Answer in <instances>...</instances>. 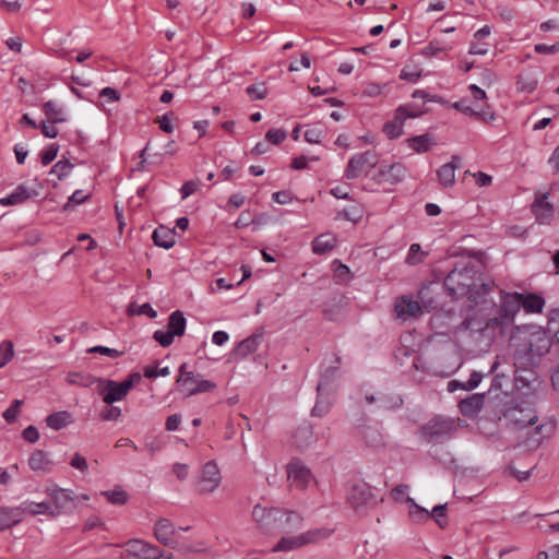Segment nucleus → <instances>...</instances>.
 <instances>
[{
	"label": "nucleus",
	"instance_id": "obj_1",
	"mask_svg": "<svg viewBox=\"0 0 559 559\" xmlns=\"http://www.w3.org/2000/svg\"><path fill=\"white\" fill-rule=\"evenodd\" d=\"M551 346V337L543 330H536L528 336L527 343L514 353V366L527 369L537 365L538 359L547 354Z\"/></svg>",
	"mask_w": 559,
	"mask_h": 559
},
{
	"label": "nucleus",
	"instance_id": "obj_2",
	"mask_svg": "<svg viewBox=\"0 0 559 559\" xmlns=\"http://www.w3.org/2000/svg\"><path fill=\"white\" fill-rule=\"evenodd\" d=\"M75 508V498L71 492L52 485L46 488V499L37 502V515L55 518L61 513L71 512Z\"/></svg>",
	"mask_w": 559,
	"mask_h": 559
},
{
	"label": "nucleus",
	"instance_id": "obj_3",
	"mask_svg": "<svg viewBox=\"0 0 559 559\" xmlns=\"http://www.w3.org/2000/svg\"><path fill=\"white\" fill-rule=\"evenodd\" d=\"M333 530L326 527L312 528L298 535L283 534L282 538L272 548L273 552H287L307 545L318 544L331 536Z\"/></svg>",
	"mask_w": 559,
	"mask_h": 559
},
{
	"label": "nucleus",
	"instance_id": "obj_4",
	"mask_svg": "<svg viewBox=\"0 0 559 559\" xmlns=\"http://www.w3.org/2000/svg\"><path fill=\"white\" fill-rule=\"evenodd\" d=\"M460 423V418L436 416L420 428V435L429 443H442L454 436Z\"/></svg>",
	"mask_w": 559,
	"mask_h": 559
},
{
	"label": "nucleus",
	"instance_id": "obj_5",
	"mask_svg": "<svg viewBox=\"0 0 559 559\" xmlns=\"http://www.w3.org/2000/svg\"><path fill=\"white\" fill-rule=\"evenodd\" d=\"M521 293H507L501 297V305L499 314L488 320V329H500L502 332L506 328L510 326L515 318V314L522 308Z\"/></svg>",
	"mask_w": 559,
	"mask_h": 559
},
{
	"label": "nucleus",
	"instance_id": "obj_6",
	"mask_svg": "<svg viewBox=\"0 0 559 559\" xmlns=\"http://www.w3.org/2000/svg\"><path fill=\"white\" fill-rule=\"evenodd\" d=\"M475 270L464 266L453 269L445 277L444 285L453 296L471 295L474 288Z\"/></svg>",
	"mask_w": 559,
	"mask_h": 559
},
{
	"label": "nucleus",
	"instance_id": "obj_7",
	"mask_svg": "<svg viewBox=\"0 0 559 559\" xmlns=\"http://www.w3.org/2000/svg\"><path fill=\"white\" fill-rule=\"evenodd\" d=\"M221 469L215 461L206 462L199 471L195 488L201 495L214 492L222 483Z\"/></svg>",
	"mask_w": 559,
	"mask_h": 559
},
{
	"label": "nucleus",
	"instance_id": "obj_8",
	"mask_svg": "<svg viewBox=\"0 0 559 559\" xmlns=\"http://www.w3.org/2000/svg\"><path fill=\"white\" fill-rule=\"evenodd\" d=\"M510 425L516 430H523L538 421L537 412L534 406L527 402H521L508 409L506 414Z\"/></svg>",
	"mask_w": 559,
	"mask_h": 559
},
{
	"label": "nucleus",
	"instance_id": "obj_9",
	"mask_svg": "<svg viewBox=\"0 0 559 559\" xmlns=\"http://www.w3.org/2000/svg\"><path fill=\"white\" fill-rule=\"evenodd\" d=\"M131 390V382H116L109 379H97V392L107 405L122 401Z\"/></svg>",
	"mask_w": 559,
	"mask_h": 559
},
{
	"label": "nucleus",
	"instance_id": "obj_10",
	"mask_svg": "<svg viewBox=\"0 0 559 559\" xmlns=\"http://www.w3.org/2000/svg\"><path fill=\"white\" fill-rule=\"evenodd\" d=\"M282 508L277 507H263L261 504H257L252 510V519L258 525V527L264 533H275L277 522L281 520Z\"/></svg>",
	"mask_w": 559,
	"mask_h": 559
},
{
	"label": "nucleus",
	"instance_id": "obj_11",
	"mask_svg": "<svg viewBox=\"0 0 559 559\" xmlns=\"http://www.w3.org/2000/svg\"><path fill=\"white\" fill-rule=\"evenodd\" d=\"M378 164V156L372 151H367L362 154H356L350 157L346 170L345 177L347 179L358 178L362 173H368Z\"/></svg>",
	"mask_w": 559,
	"mask_h": 559
},
{
	"label": "nucleus",
	"instance_id": "obj_12",
	"mask_svg": "<svg viewBox=\"0 0 559 559\" xmlns=\"http://www.w3.org/2000/svg\"><path fill=\"white\" fill-rule=\"evenodd\" d=\"M347 500L356 511L372 507L377 503V498L374 497L371 487L366 483L353 485L348 492Z\"/></svg>",
	"mask_w": 559,
	"mask_h": 559
},
{
	"label": "nucleus",
	"instance_id": "obj_13",
	"mask_svg": "<svg viewBox=\"0 0 559 559\" xmlns=\"http://www.w3.org/2000/svg\"><path fill=\"white\" fill-rule=\"evenodd\" d=\"M394 311L396 318L402 321L416 320L423 316V307L412 296H402L396 299Z\"/></svg>",
	"mask_w": 559,
	"mask_h": 559
},
{
	"label": "nucleus",
	"instance_id": "obj_14",
	"mask_svg": "<svg viewBox=\"0 0 559 559\" xmlns=\"http://www.w3.org/2000/svg\"><path fill=\"white\" fill-rule=\"evenodd\" d=\"M127 554L138 559H159L163 551L155 545L142 539H131L127 544Z\"/></svg>",
	"mask_w": 559,
	"mask_h": 559
},
{
	"label": "nucleus",
	"instance_id": "obj_15",
	"mask_svg": "<svg viewBox=\"0 0 559 559\" xmlns=\"http://www.w3.org/2000/svg\"><path fill=\"white\" fill-rule=\"evenodd\" d=\"M287 478L290 486L298 489H305L310 483L312 475L308 467L300 461L293 460L287 466Z\"/></svg>",
	"mask_w": 559,
	"mask_h": 559
},
{
	"label": "nucleus",
	"instance_id": "obj_16",
	"mask_svg": "<svg viewBox=\"0 0 559 559\" xmlns=\"http://www.w3.org/2000/svg\"><path fill=\"white\" fill-rule=\"evenodd\" d=\"M281 520L277 522L275 533L292 534L295 531H299L304 525V518L300 513L293 510H281Z\"/></svg>",
	"mask_w": 559,
	"mask_h": 559
},
{
	"label": "nucleus",
	"instance_id": "obj_17",
	"mask_svg": "<svg viewBox=\"0 0 559 559\" xmlns=\"http://www.w3.org/2000/svg\"><path fill=\"white\" fill-rule=\"evenodd\" d=\"M420 114V111H408L407 107L401 106L397 108L395 114L396 121L386 122L384 124L383 131L390 139L399 138L403 132V121L406 118H414L419 116Z\"/></svg>",
	"mask_w": 559,
	"mask_h": 559
},
{
	"label": "nucleus",
	"instance_id": "obj_18",
	"mask_svg": "<svg viewBox=\"0 0 559 559\" xmlns=\"http://www.w3.org/2000/svg\"><path fill=\"white\" fill-rule=\"evenodd\" d=\"M547 198L548 193L542 194L532 204V212L539 224H550L555 215V209Z\"/></svg>",
	"mask_w": 559,
	"mask_h": 559
},
{
	"label": "nucleus",
	"instance_id": "obj_19",
	"mask_svg": "<svg viewBox=\"0 0 559 559\" xmlns=\"http://www.w3.org/2000/svg\"><path fill=\"white\" fill-rule=\"evenodd\" d=\"M556 428V423L554 420H547L536 425L528 432V442L532 447H539L545 439L552 436Z\"/></svg>",
	"mask_w": 559,
	"mask_h": 559
},
{
	"label": "nucleus",
	"instance_id": "obj_20",
	"mask_svg": "<svg viewBox=\"0 0 559 559\" xmlns=\"http://www.w3.org/2000/svg\"><path fill=\"white\" fill-rule=\"evenodd\" d=\"M460 157L454 155L452 160L445 163L437 170L439 183L443 188H450L455 182V169L459 167Z\"/></svg>",
	"mask_w": 559,
	"mask_h": 559
},
{
	"label": "nucleus",
	"instance_id": "obj_21",
	"mask_svg": "<svg viewBox=\"0 0 559 559\" xmlns=\"http://www.w3.org/2000/svg\"><path fill=\"white\" fill-rule=\"evenodd\" d=\"M453 107L466 116L481 119L484 121H490L495 119V115L485 110L483 106L475 108L469 104L467 99L464 98L459 102H455L453 104Z\"/></svg>",
	"mask_w": 559,
	"mask_h": 559
},
{
	"label": "nucleus",
	"instance_id": "obj_22",
	"mask_svg": "<svg viewBox=\"0 0 559 559\" xmlns=\"http://www.w3.org/2000/svg\"><path fill=\"white\" fill-rule=\"evenodd\" d=\"M175 534V527L173 523L167 519H159L154 526V536L156 539L165 545L173 546L174 539L173 536Z\"/></svg>",
	"mask_w": 559,
	"mask_h": 559
},
{
	"label": "nucleus",
	"instance_id": "obj_23",
	"mask_svg": "<svg viewBox=\"0 0 559 559\" xmlns=\"http://www.w3.org/2000/svg\"><path fill=\"white\" fill-rule=\"evenodd\" d=\"M406 175V168L400 164L395 163L389 166H383L379 169V176L384 182L395 185L400 182Z\"/></svg>",
	"mask_w": 559,
	"mask_h": 559
},
{
	"label": "nucleus",
	"instance_id": "obj_24",
	"mask_svg": "<svg viewBox=\"0 0 559 559\" xmlns=\"http://www.w3.org/2000/svg\"><path fill=\"white\" fill-rule=\"evenodd\" d=\"M43 111L48 122L61 123L68 119L64 106L56 100H49L45 103L43 105Z\"/></svg>",
	"mask_w": 559,
	"mask_h": 559
},
{
	"label": "nucleus",
	"instance_id": "obj_25",
	"mask_svg": "<svg viewBox=\"0 0 559 559\" xmlns=\"http://www.w3.org/2000/svg\"><path fill=\"white\" fill-rule=\"evenodd\" d=\"M33 191L27 189L24 185H19L12 193L0 199V205L14 206L20 205L31 199Z\"/></svg>",
	"mask_w": 559,
	"mask_h": 559
},
{
	"label": "nucleus",
	"instance_id": "obj_26",
	"mask_svg": "<svg viewBox=\"0 0 559 559\" xmlns=\"http://www.w3.org/2000/svg\"><path fill=\"white\" fill-rule=\"evenodd\" d=\"M484 406V395L473 394L469 397L462 400L459 404L461 413L466 417L477 415Z\"/></svg>",
	"mask_w": 559,
	"mask_h": 559
},
{
	"label": "nucleus",
	"instance_id": "obj_27",
	"mask_svg": "<svg viewBox=\"0 0 559 559\" xmlns=\"http://www.w3.org/2000/svg\"><path fill=\"white\" fill-rule=\"evenodd\" d=\"M154 243L164 249H170L176 243V233L165 226H158L152 235Z\"/></svg>",
	"mask_w": 559,
	"mask_h": 559
},
{
	"label": "nucleus",
	"instance_id": "obj_28",
	"mask_svg": "<svg viewBox=\"0 0 559 559\" xmlns=\"http://www.w3.org/2000/svg\"><path fill=\"white\" fill-rule=\"evenodd\" d=\"M21 508H0V530H7L23 520Z\"/></svg>",
	"mask_w": 559,
	"mask_h": 559
},
{
	"label": "nucleus",
	"instance_id": "obj_29",
	"mask_svg": "<svg viewBox=\"0 0 559 559\" xmlns=\"http://www.w3.org/2000/svg\"><path fill=\"white\" fill-rule=\"evenodd\" d=\"M74 421L73 416L68 411H60L50 414L46 417L45 423L47 427L53 430H60L62 428L68 427Z\"/></svg>",
	"mask_w": 559,
	"mask_h": 559
},
{
	"label": "nucleus",
	"instance_id": "obj_30",
	"mask_svg": "<svg viewBox=\"0 0 559 559\" xmlns=\"http://www.w3.org/2000/svg\"><path fill=\"white\" fill-rule=\"evenodd\" d=\"M521 305L527 313H540L545 306V300L536 294H522Z\"/></svg>",
	"mask_w": 559,
	"mask_h": 559
},
{
	"label": "nucleus",
	"instance_id": "obj_31",
	"mask_svg": "<svg viewBox=\"0 0 559 559\" xmlns=\"http://www.w3.org/2000/svg\"><path fill=\"white\" fill-rule=\"evenodd\" d=\"M336 245V237L332 234H322L312 241V251L317 254H324L331 251Z\"/></svg>",
	"mask_w": 559,
	"mask_h": 559
},
{
	"label": "nucleus",
	"instance_id": "obj_32",
	"mask_svg": "<svg viewBox=\"0 0 559 559\" xmlns=\"http://www.w3.org/2000/svg\"><path fill=\"white\" fill-rule=\"evenodd\" d=\"M538 78L534 71H524L518 76L516 87L524 93H532L536 90Z\"/></svg>",
	"mask_w": 559,
	"mask_h": 559
},
{
	"label": "nucleus",
	"instance_id": "obj_33",
	"mask_svg": "<svg viewBox=\"0 0 559 559\" xmlns=\"http://www.w3.org/2000/svg\"><path fill=\"white\" fill-rule=\"evenodd\" d=\"M186 325H187V321L181 311L176 310L169 316L167 329L175 336H182L186 331Z\"/></svg>",
	"mask_w": 559,
	"mask_h": 559
},
{
	"label": "nucleus",
	"instance_id": "obj_34",
	"mask_svg": "<svg viewBox=\"0 0 559 559\" xmlns=\"http://www.w3.org/2000/svg\"><path fill=\"white\" fill-rule=\"evenodd\" d=\"M100 495L105 497L109 503L115 506H124L129 499L128 492L120 486H117L111 490H103L100 491Z\"/></svg>",
	"mask_w": 559,
	"mask_h": 559
},
{
	"label": "nucleus",
	"instance_id": "obj_35",
	"mask_svg": "<svg viewBox=\"0 0 559 559\" xmlns=\"http://www.w3.org/2000/svg\"><path fill=\"white\" fill-rule=\"evenodd\" d=\"M216 388V384L210 380L202 379L201 377L197 378L190 386L186 390V396H192L199 393L210 392Z\"/></svg>",
	"mask_w": 559,
	"mask_h": 559
},
{
	"label": "nucleus",
	"instance_id": "obj_36",
	"mask_svg": "<svg viewBox=\"0 0 559 559\" xmlns=\"http://www.w3.org/2000/svg\"><path fill=\"white\" fill-rule=\"evenodd\" d=\"M67 382L80 386H91L97 382V379L85 372H70L67 376Z\"/></svg>",
	"mask_w": 559,
	"mask_h": 559
},
{
	"label": "nucleus",
	"instance_id": "obj_37",
	"mask_svg": "<svg viewBox=\"0 0 559 559\" xmlns=\"http://www.w3.org/2000/svg\"><path fill=\"white\" fill-rule=\"evenodd\" d=\"M515 367L514 379L515 383L520 388L530 386L532 381L534 380V372L532 371L533 367H528L527 369Z\"/></svg>",
	"mask_w": 559,
	"mask_h": 559
},
{
	"label": "nucleus",
	"instance_id": "obj_38",
	"mask_svg": "<svg viewBox=\"0 0 559 559\" xmlns=\"http://www.w3.org/2000/svg\"><path fill=\"white\" fill-rule=\"evenodd\" d=\"M325 128L321 123L313 124L305 131V140L308 143L317 144L320 143L324 136Z\"/></svg>",
	"mask_w": 559,
	"mask_h": 559
},
{
	"label": "nucleus",
	"instance_id": "obj_39",
	"mask_svg": "<svg viewBox=\"0 0 559 559\" xmlns=\"http://www.w3.org/2000/svg\"><path fill=\"white\" fill-rule=\"evenodd\" d=\"M408 145L417 153H425L431 146V140L427 134L408 139Z\"/></svg>",
	"mask_w": 559,
	"mask_h": 559
},
{
	"label": "nucleus",
	"instance_id": "obj_40",
	"mask_svg": "<svg viewBox=\"0 0 559 559\" xmlns=\"http://www.w3.org/2000/svg\"><path fill=\"white\" fill-rule=\"evenodd\" d=\"M128 313L131 316L138 314L142 316L145 314L152 319L156 318L157 312L152 308V306L148 302H145L143 305H136L134 302L130 304L128 307Z\"/></svg>",
	"mask_w": 559,
	"mask_h": 559
},
{
	"label": "nucleus",
	"instance_id": "obj_41",
	"mask_svg": "<svg viewBox=\"0 0 559 559\" xmlns=\"http://www.w3.org/2000/svg\"><path fill=\"white\" fill-rule=\"evenodd\" d=\"M425 257V253L421 251V248L418 243H413L409 247L407 257H406V263L409 265H416L420 262H423Z\"/></svg>",
	"mask_w": 559,
	"mask_h": 559
},
{
	"label": "nucleus",
	"instance_id": "obj_42",
	"mask_svg": "<svg viewBox=\"0 0 559 559\" xmlns=\"http://www.w3.org/2000/svg\"><path fill=\"white\" fill-rule=\"evenodd\" d=\"M421 76V70L418 67H409L405 66L400 73V79L415 83L417 82Z\"/></svg>",
	"mask_w": 559,
	"mask_h": 559
},
{
	"label": "nucleus",
	"instance_id": "obj_43",
	"mask_svg": "<svg viewBox=\"0 0 559 559\" xmlns=\"http://www.w3.org/2000/svg\"><path fill=\"white\" fill-rule=\"evenodd\" d=\"M22 404V400H14L11 406L3 412L2 416L7 423L12 424L16 420Z\"/></svg>",
	"mask_w": 559,
	"mask_h": 559
},
{
	"label": "nucleus",
	"instance_id": "obj_44",
	"mask_svg": "<svg viewBox=\"0 0 559 559\" xmlns=\"http://www.w3.org/2000/svg\"><path fill=\"white\" fill-rule=\"evenodd\" d=\"M13 357V344L10 341H3L0 344V368L8 364Z\"/></svg>",
	"mask_w": 559,
	"mask_h": 559
},
{
	"label": "nucleus",
	"instance_id": "obj_45",
	"mask_svg": "<svg viewBox=\"0 0 559 559\" xmlns=\"http://www.w3.org/2000/svg\"><path fill=\"white\" fill-rule=\"evenodd\" d=\"M257 345H258V343L254 337L246 338L238 344L237 353L240 356H247L257 349Z\"/></svg>",
	"mask_w": 559,
	"mask_h": 559
},
{
	"label": "nucleus",
	"instance_id": "obj_46",
	"mask_svg": "<svg viewBox=\"0 0 559 559\" xmlns=\"http://www.w3.org/2000/svg\"><path fill=\"white\" fill-rule=\"evenodd\" d=\"M246 93L251 99H263L266 96V87L264 83L249 85Z\"/></svg>",
	"mask_w": 559,
	"mask_h": 559
},
{
	"label": "nucleus",
	"instance_id": "obj_47",
	"mask_svg": "<svg viewBox=\"0 0 559 559\" xmlns=\"http://www.w3.org/2000/svg\"><path fill=\"white\" fill-rule=\"evenodd\" d=\"M175 335L171 334V332L167 329V331L164 330H157L153 334V338L160 344L163 347H168L173 344Z\"/></svg>",
	"mask_w": 559,
	"mask_h": 559
},
{
	"label": "nucleus",
	"instance_id": "obj_48",
	"mask_svg": "<svg viewBox=\"0 0 559 559\" xmlns=\"http://www.w3.org/2000/svg\"><path fill=\"white\" fill-rule=\"evenodd\" d=\"M70 466L80 471L82 474H87L88 464L86 459L80 453H74L69 462Z\"/></svg>",
	"mask_w": 559,
	"mask_h": 559
},
{
	"label": "nucleus",
	"instance_id": "obj_49",
	"mask_svg": "<svg viewBox=\"0 0 559 559\" xmlns=\"http://www.w3.org/2000/svg\"><path fill=\"white\" fill-rule=\"evenodd\" d=\"M341 215L349 221V222H353V223H358L361 217H362V211L359 206L357 205H352L349 206L348 209H345Z\"/></svg>",
	"mask_w": 559,
	"mask_h": 559
},
{
	"label": "nucleus",
	"instance_id": "obj_50",
	"mask_svg": "<svg viewBox=\"0 0 559 559\" xmlns=\"http://www.w3.org/2000/svg\"><path fill=\"white\" fill-rule=\"evenodd\" d=\"M265 139L267 142L278 145L286 139V131L283 129H270L265 134Z\"/></svg>",
	"mask_w": 559,
	"mask_h": 559
},
{
	"label": "nucleus",
	"instance_id": "obj_51",
	"mask_svg": "<svg viewBox=\"0 0 559 559\" xmlns=\"http://www.w3.org/2000/svg\"><path fill=\"white\" fill-rule=\"evenodd\" d=\"M170 373V370L168 367L157 368L155 366H145L143 368V374L144 377L151 379L156 377H166Z\"/></svg>",
	"mask_w": 559,
	"mask_h": 559
},
{
	"label": "nucleus",
	"instance_id": "obj_52",
	"mask_svg": "<svg viewBox=\"0 0 559 559\" xmlns=\"http://www.w3.org/2000/svg\"><path fill=\"white\" fill-rule=\"evenodd\" d=\"M312 436V429L310 426L300 427L295 433V441L299 447H302Z\"/></svg>",
	"mask_w": 559,
	"mask_h": 559
},
{
	"label": "nucleus",
	"instance_id": "obj_53",
	"mask_svg": "<svg viewBox=\"0 0 559 559\" xmlns=\"http://www.w3.org/2000/svg\"><path fill=\"white\" fill-rule=\"evenodd\" d=\"M88 198L87 194H85L82 190H76L72 193V195L69 198L68 202L64 204V210H71L75 205H79L83 203Z\"/></svg>",
	"mask_w": 559,
	"mask_h": 559
},
{
	"label": "nucleus",
	"instance_id": "obj_54",
	"mask_svg": "<svg viewBox=\"0 0 559 559\" xmlns=\"http://www.w3.org/2000/svg\"><path fill=\"white\" fill-rule=\"evenodd\" d=\"M483 374L478 371H473L469 379L462 383V390L472 391L476 389L481 382Z\"/></svg>",
	"mask_w": 559,
	"mask_h": 559
},
{
	"label": "nucleus",
	"instance_id": "obj_55",
	"mask_svg": "<svg viewBox=\"0 0 559 559\" xmlns=\"http://www.w3.org/2000/svg\"><path fill=\"white\" fill-rule=\"evenodd\" d=\"M121 416V409L118 406L108 405L100 412L104 420H117Z\"/></svg>",
	"mask_w": 559,
	"mask_h": 559
},
{
	"label": "nucleus",
	"instance_id": "obj_56",
	"mask_svg": "<svg viewBox=\"0 0 559 559\" xmlns=\"http://www.w3.org/2000/svg\"><path fill=\"white\" fill-rule=\"evenodd\" d=\"M59 146L55 143L50 144L41 154V163L46 166L50 164L58 154Z\"/></svg>",
	"mask_w": 559,
	"mask_h": 559
},
{
	"label": "nucleus",
	"instance_id": "obj_57",
	"mask_svg": "<svg viewBox=\"0 0 559 559\" xmlns=\"http://www.w3.org/2000/svg\"><path fill=\"white\" fill-rule=\"evenodd\" d=\"M88 353H98V354H102V355L109 356L111 358H118V357H120L123 354L120 350H117L115 348H109V347H106V346H102V345H97V346H94V347L90 348Z\"/></svg>",
	"mask_w": 559,
	"mask_h": 559
},
{
	"label": "nucleus",
	"instance_id": "obj_58",
	"mask_svg": "<svg viewBox=\"0 0 559 559\" xmlns=\"http://www.w3.org/2000/svg\"><path fill=\"white\" fill-rule=\"evenodd\" d=\"M99 97L104 98L108 103H116L120 100L119 92L112 87H104L99 92Z\"/></svg>",
	"mask_w": 559,
	"mask_h": 559
},
{
	"label": "nucleus",
	"instance_id": "obj_59",
	"mask_svg": "<svg viewBox=\"0 0 559 559\" xmlns=\"http://www.w3.org/2000/svg\"><path fill=\"white\" fill-rule=\"evenodd\" d=\"M200 187V181L198 180H190L182 185L180 189L181 198L187 199L191 194H193Z\"/></svg>",
	"mask_w": 559,
	"mask_h": 559
},
{
	"label": "nucleus",
	"instance_id": "obj_60",
	"mask_svg": "<svg viewBox=\"0 0 559 559\" xmlns=\"http://www.w3.org/2000/svg\"><path fill=\"white\" fill-rule=\"evenodd\" d=\"M55 124L56 123L48 122V120L47 121H43L41 124H40L41 133L46 138H49V139L56 138L57 134H58V129L56 128Z\"/></svg>",
	"mask_w": 559,
	"mask_h": 559
},
{
	"label": "nucleus",
	"instance_id": "obj_61",
	"mask_svg": "<svg viewBox=\"0 0 559 559\" xmlns=\"http://www.w3.org/2000/svg\"><path fill=\"white\" fill-rule=\"evenodd\" d=\"M71 168H72V166L70 163L59 160L53 166L52 173L56 174L58 176V178H61L63 176H67L70 173Z\"/></svg>",
	"mask_w": 559,
	"mask_h": 559
},
{
	"label": "nucleus",
	"instance_id": "obj_62",
	"mask_svg": "<svg viewBox=\"0 0 559 559\" xmlns=\"http://www.w3.org/2000/svg\"><path fill=\"white\" fill-rule=\"evenodd\" d=\"M448 49H450V47L439 46L437 43L431 41L424 48L423 53L427 57H431Z\"/></svg>",
	"mask_w": 559,
	"mask_h": 559
},
{
	"label": "nucleus",
	"instance_id": "obj_63",
	"mask_svg": "<svg viewBox=\"0 0 559 559\" xmlns=\"http://www.w3.org/2000/svg\"><path fill=\"white\" fill-rule=\"evenodd\" d=\"M329 409H330V404L324 403L323 401L318 399L316 405L313 406V408L311 411V414H312V416L322 417L329 412Z\"/></svg>",
	"mask_w": 559,
	"mask_h": 559
},
{
	"label": "nucleus",
	"instance_id": "obj_64",
	"mask_svg": "<svg viewBox=\"0 0 559 559\" xmlns=\"http://www.w3.org/2000/svg\"><path fill=\"white\" fill-rule=\"evenodd\" d=\"M468 90H469L472 97L475 102H485L487 99L486 92L483 88H480L479 86H477L476 84H471L468 86Z\"/></svg>",
	"mask_w": 559,
	"mask_h": 559
}]
</instances>
